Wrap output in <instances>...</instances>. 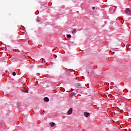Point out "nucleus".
<instances>
[{"label": "nucleus", "instance_id": "obj_1", "mask_svg": "<svg viewBox=\"0 0 131 131\" xmlns=\"http://www.w3.org/2000/svg\"><path fill=\"white\" fill-rule=\"evenodd\" d=\"M125 12L127 15H128L129 16H131V11L130 9L129 8H126L125 10Z\"/></svg>", "mask_w": 131, "mask_h": 131}, {"label": "nucleus", "instance_id": "obj_2", "mask_svg": "<svg viewBox=\"0 0 131 131\" xmlns=\"http://www.w3.org/2000/svg\"><path fill=\"white\" fill-rule=\"evenodd\" d=\"M72 112H73V109L72 108H70L68 111V115H70V114H72Z\"/></svg>", "mask_w": 131, "mask_h": 131}, {"label": "nucleus", "instance_id": "obj_3", "mask_svg": "<svg viewBox=\"0 0 131 131\" xmlns=\"http://www.w3.org/2000/svg\"><path fill=\"white\" fill-rule=\"evenodd\" d=\"M74 96H75V93H74L73 92L70 93L69 95L70 98H72V97H74Z\"/></svg>", "mask_w": 131, "mask_h": 131}, {"label": "nucleus", "instance_id": "obj_4", "mask_svg": "<svg viewBox=\"0 0 131 131\" xmlns=\"http://www.w3.org/2000/svg\"><path fill=\"white\" fill-rule=\"evenodd\" d=\"M43 101L44 102H49V101H50V99H49L48 97H45L43 99Z\"/></svg>", "mask_w": 131, "mask_h": 131}, {"label": "nucleus", "instance_id": "obj_5", "mask_svg": "<svg viewBox=\"0 0 131 131\" xmlns=\"http://www.w3.org/2000/svg\"><path fill=\"white\" fill-rule=\"evenodd\" d=\"M84 115L86 117H89L90 116V113L85 112L84 113Z\"/></svg>", "mask_w": 131, "mask_h": 131}, {"label": "nucleus", "instance_id": "obj_6", "mask_svg": "<svg viewBox=\"0 0 131 131\" xmlns=\"http://www.w3.org/2000/svg\"><path fill=\"white\" fill-rule=\"evenodd\" d=\"M50 125L51 126V127H53V126H55V123L52 122L50 123Z\"/></svg>", "mask_w": 131, "mask_h": 131}, {"label": "nucleus", "instance_id": "obj_7", "mask_svg": "<svg viewBox=\"0 0 131 131\" xmlns=\"http://www.w3.org/2000/svg\"><path fill=\"white\" fill-rule=\"evenodd\" d=\"M72 33H73V34L76 33V29H74L72 32Z\"/></svg>", "mask_w": 131, "mask_h": 131}, {"label": "nucleus", "instance_id": "obj_8", "mask_svg": "<svg viewBox=\"0 0 131 131\" xmlns=\"http://www.w3.org/2000/svg\"><path fill=\"white\" fill-rule=\"evenodd\" d=\"M12 75H13V76H16V72H13L12 73Z\"/></svg>", "mask_w": 131, "mask_h": 131}, {"label": "nucleus", "instance_id": "obj_9", "mask_svg": "<svg viewBox=\"0 0 131 131\" xmlns=\"http://www.w3.org/2000/svg\"><path fill=\"white\" fill-rule=\"evenodd\" d=\"M67 37H69V38H71V35L68 34V35H67Z\"/></svg>", "mask_w": 131, "mask_h": 131}, {"label": "nucleus", "instance_id": "obj_10", "mask_svg": "<svg viewBox=\"0 0 131 131\" xmlns=\"http://www.w3.org/2000/svg\"><path fill=\"white\" fill-rule=\"evenodd\" d=\"M95 9H96V7H92V9H93V10H95Z\"/></svg>", "mask_w": 131, "mask_h": 131}, {"label": "nucleus", "instance_id": "obj_11", "mask_svg": "<svg viewBox=\"0 0 131 131\" xmlns=\"http://www.w3.org/2000/svg\"><path fill=\"white\" fill-rule=\"evenodd\" d=\"M37 22H39V19H36V20Z\"/></svg>", "mask_w": 131, "mask_h": 131}, {"label": "nucleus", "instance_id": "obj_12", "mask_svg": "<svg viewBox=\"0 0 131 131\" xmlns=\"http://www.w3.org/2000/svg\"><path fill=\"white\" fill-rule=\"evenodd\" d=\"M78 86H80V84H78Z\"/></svg>", "mask_w": 131, "mask_h": 131}, {"label": "nucleus", "instance_id": "obj_13", "mask_svg": "<svg viewBox=\"0 0 131 131\" xmlns=\"http://www.w3.org/2000/svg\"><path fill=\"white\" fill-rule=\"evenodd\" d=\"M116 51H117V49H115Z\"/></svg>", "mask_w": 131, "mask_h": 131}]
</instances>
